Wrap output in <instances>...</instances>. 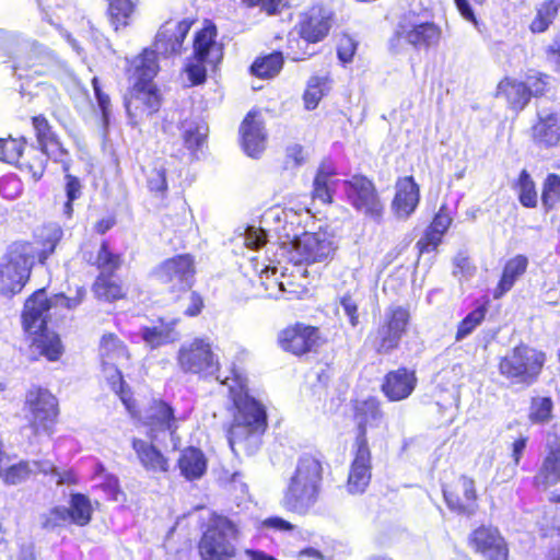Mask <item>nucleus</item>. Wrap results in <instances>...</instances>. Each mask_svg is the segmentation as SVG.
I'll list each match as a JSON object with an SVG mask.
<instances>
[{
  "mask_svg": "<svg viewBox=\"0 0 560 560\" xmlns=\"http://www.w3.org/2000/svg\"><path fill=\"white\" fill-rule=\"evenodd\" d=\"M217 380L233 404V420L228 431L231 450L235 454L255 453L267 428L265 407L248 394L246 376L233 369L231 375Z\"/></svg>",
  "mask_w": 560,
  "mask_h": 560,
  "instance_id": "obj_1",
  "label": "nucleus"
},
{
  "mask_svg": "<svg viewBox=\"0 0 560 560\" xmlns=\"http://www.w3.org/2000/svg\"><path fill=\"white\" fill-rule=\"evenodd\" d=\"M130 415L148 428L145 439L132 440V448L141 466L147 471L166 472L168 459L159 446L172 451L180 446L182 438L178 430L184 418L176 417L174 409L162 400H153L143 411L138 412L135 408V415Z\"/></svg>",
  "mask_w": 560,
  "mask_h": 560,
  "instance_id": "obj_2",
  "label": "nucleus"
},
{
  "mask_svg": "<svg viewBox=\"0 0 560 560\" xmlns=\"http://www.w3.org/2000/svg\"><path fill=\"white\" fill-rule=\"evenodd\" d=\"M85 295L83 288H78L75 296L56 294L47 298L44 289L36 291L26 300L22 315L24 330L34 336L31 348L33 353H38L49 361H57L63 348L58 335L46 328L47 319L52 315L61 316L65 310L78 307Z\"/></svg>",
  "mask_w": 560,
  "mask_h": 560,
  "instance_id": "obj_3",
  "label": "nucleus"
},
{
  "mask_svg": "<svg viewBox=\"0 0 560 560\" xmlns=\"http://www.w3.org/2000/svg\"><path fill=\"white\" fill-rule=\"evenodd\" d=\"M129 71L133 83L125 96V106L131 124L138 125L156 113L161 106L160 94L153 83L159 71L154 52L144 49L132 60Z\"/></svg>",
  "mask_w": 560,
  "mask_h": 560,
  "instance_id": "obj_4",
  "label": "nucleus"
},
{
  "mask_svg": "<svg viewBox=\"0 0 560 560\" xmlns=\"http://www.w3.org/2000/svg\"><path fill=\"white\" fill-rule=\"evenodd\" d=\"M322 480V462L314 455H302L284 490L282 506L293 513H307L318 499Z\"/></svg>",
  "mask_w": 560,
  "mask_h": 560,
  "instance_id": "obj_5",
  "label": "nucleus"
},
{
  "mask_svg": "<svg viewBox=\"0 0 560 560\" xmlns=\"http://www.w3.org/2000/svg\"><path fill=\"white\" fill-rule=\"evenodd\" d=\"M285 236L287 240L278 246V255L281 257L279 262L288 260V264H293L302 278L307 273L303 265L326 262L332 258L337 248L334 236L326 231L305 232L292 240L287 233Z\"/></svg>",
  "mask_w": 560,
  "mask_h": 560,
  "instance_id": "obj_6",
  "label": "nucleus"
},
{
  "mask_svg": "<svg viewBox=\"0 0 560 560\" xmlns=\"http://www.w3.org/2000/svg\"><path fill=\"white\" fill-rule=\"evenodd\" d=\"M43 261L46 255L30 242L11 244L0 259V294L11 298L20 293L30 279L36 257Z\"/></svg>",
  "mask_w": 560,
  "mask_h": 560,
  "instance_id": "obj_7",
  "label": "nucleus"
},
{
  "mask_svg": "<svg viewBox=\"0 0 560 560\" xmlns=\"http://www.w3.org/2000/svg\"><path fill=\"white\" fill-rule=\"evenodd\" d=\"M102 372L113 392L119 396L129 413L135 415V401L126 386L118 365L128 360L124 342L114 334H104L100 342Z\"/></svg>",
  "mask_w": 560,
  "mask_h": 560,
  "instance_id": "obj_8",
  "label": "nucleus"
},
{
  "mask_svg": "<svg viewBox=\"0 0 560 560\" xmlns=\"http://www.w3.org/2000/svg\"><path fill=\"white\" fill-rule=\"evenodd\" d=\"M545 361L546 355L542 351L521 345L501 359L499 370L512 384L528 386L537 380Z\"/></svg>",
  "mask_w": 560,
  "mask_h": 560,
  "instance_id": "obj_9",
  "label": "nucleus"
},
{
  "mask_svg": "<svg viewBox=\"0 0 560 560\" xmlns=\"http://www.w3.org/2000/svg\"><path fill=\"white\" fill-rule=\"evenodd\" d=\"M237 529L232 521L222 515H213L199 542V553L203 560H230L235 556L234 541Z\"/></svg>",
  "mask_w": 560,
  "mask_h": 560,
  "instance_id": "obj_10",
  "label": "nucleus"
},
{
  "mask_svg": "<svg viewBox=\"0 0 560 560\" xmlns=\"http://www.w3.org/2000/svg\"><path fill=\"white\" fill-rule=\"evenodd\" d=\"M217 31L213 25L205 26L195 36L194 57L186 66L188 79L192 84L205 81L207 67H214L223 57V49L215 40Z\"/></svg>",
  "mask_w": 560,
  "mask_h": 560,
  "instance_id": "obj_11",
  "label": "nucleus"
},
{
  "mask_svg": "<svg viewBox=\"0 0 560 560\" xmlns=\"http://www.w3.org/2000/svg\"><path fill=\"white\" fill-rule=\"evenodd\" d=\"M176 360L184 373L209 377L219 372L218 355L212 351L210 340L206 337H196L184 342L178 349Z\"/></svg>",
  "mask_w": 560,
  "mask_h": 560,
  "instance_id": "obj_12",
  "label": "nucleus"
},
{
  "mask_svg": "<svg viewBox=\"0 0 560 560\" xmlns=\"http://www.w3.org/2000/svg\"><path fill=\"white\" fill-rule=\"evenodd\" d=\"M24 411L35 433H50L58 416L57 398L48 389L33 386L26 392Z\"/></svg>",
  "mask_w": 560,
  "mask_h": 560,
  "instance_id": "obj_13",
  "label": "nucleus"
},
{
  "mask_svg": "<svg viewBox=\"0 0 560 560\" xmlns=\"http://www.w3.org/2000/svg\"><path fill=\"white\" fill-rule=\"evenodd\" d=\"M343 186L349 203L357 211L375 222H381L384 203L380 199L374 184L368 177L354 175L345 180Z\"/></svg>",
  "mask_w": 560,
  "mask_h": 560,
  "instance_id": "obj_14",
  "label": "nucleus"
},
{
  "mask_svg": "<svg viewBox=\"0 0 560 560\" xmlns=\"http://www.w3.org/2000/svg\"><path fill=\"white\" fill-rule=\"evenodd\" d=\"M63 66L46 47L32 43L18 56L15 72L19 77L34 78L36 75H56L58 77Z\"/></svg>",
  "mask_w": 560,
  "mask_h": 560,
  "instance_id": "obj_15",
  "label": "nucleus"
},
{
  "mask_svg": "<svg viewBox=\"0 0 560 560\" xmlns=\"http://www.w3.org/2000/svg\"><path fill=\"white\" fill-rule=\"evenodd\" d=\"M195 273V259L189 254L165 259L154 271L156 279L174 292H187L192 287Z\"/></svg>",
  "mask_w": 560,
  "mask_h": 560,
  "instance_id": "obj_16",
  "label": "nucleus"
},
{
  "mask_svg": "<svg viewBox=\"0 0 560 560\" xmlns=\"http://www.w3.org/2000/svg\"><path fill=\"white\" fill-rule=\"evenodd\" d=\"M409 322V313L401 306L390 307L385 313V323L378 328L376 349L387 353L397 348Z\"/></svg>",
  "mask_w": 560,
  "mask_h": 560,
  "instance_id": "obj_17",
  "label": "nucleus"
},
{
  "mask_svg": "<svg viewBox=\"0 0 560 560\" xmlns=\"http://www.w3.org/2000/svg\"><path fill=\"white\" fill-rule=\"evenodd\" d=\"M534 145L540 150H549L560 144V114L551 110H539L537 119L530 128Z\"/></svg>",
  "mask_w": 560,
  "mask_h": 560,
  "instance_id": "obj_18",
  "label": "nucleus"
},
{
  "mask_svg": "<svg viewBox=\"0 0 560 560\" xmlns=\"http://www.w3.org/2000/svg\"><path fill=\"white\" fill-rule=\"evenodd\" d=\"M476 552L487 560H506L509 550L499 530L491 526H481L472 532L469 539Z\"/></svg>",
  "mask_w": 560,
  "mask_h": 560,
  "instance_id": "obj_19",
  "label": "nucleus"
},
{
  "mask_svg": "<svg viewBox=\"0 0 560 560\" xmlns=\"http://www.w3.org/2000/svg\"><path fill=\"white\" fill-rule=\"evenodd\" d=\"M189 28L190 23L187 21H168L160 27L155 36L153 49H147L154 52L156 61L158 55L167 57L178 54Z\"/></svg>",
  "mask_w": 560,
  "mask_h": 560,
  "instance_id": "obj_20",
  "label": "nucleus"
},
{
  "mask_svg": "<svg viewBox=\"0 0 560 560\" xmlns=\"http://www.w3.org/2000/svg\"><path fill=\"white\" fill-rule=\"evenodd\" d=\"M354 419L359 431L355 445L361 444L362 440L368 445V432L382 428L384 423V415L380 401L374 397L358 401Z\"/></svg>",
  "mask_w": 560,
  "mask_h": 560,
  "instance_id": "obj_21",
  "label": "nucleus"
},
{
  "mask_svg": "<svg viewBox=\"0 0 560 560\" xmlns=\"http://www.w3.org/2000/svg\"><path fill=\"white\" fill-rule=\"evenodd\" d=\"M396 34L416 49L436 46L441 38L440 27L431 22L400 24Z\"/></svg>",
  "mask_w": 560,
  "mask_h": 560,
  "instance_id": "obj_22",
  "label": "nucleus"
},
{
  "mask_svg": "<svg viewBox=\"0 0 560 560\" xmlns=\"http://www.w3.org/2000/svg\"><path fill=\"white\" fill-rule=\"evenodd\" d=\"M444 499L447 506L459 513L470 515L477 508V495L472 479L462 476L452 489H444Z\"/></svg>",
  "mask_w": 560,
  "mask_h": 560,
  "instance_id": "obj_23",
  "label": "nucleus"
},
{
  "mask_svg": "<svg viewBox=\"0 0 560 560\" xmlns=\"http://www.w3.org/2000/svg\"><path fill=\"white\" fill-rule=\"evenodd\" d=\"M353 460L350 465L347 489L352 494L363 493L371 481V452L362 440L355 445Z\"/></svg>",
  "mask_w": 560,
  "mask_h": 560,
  "instance_id": "obj_24",
  "label": "nucleus"
},
{
  "mask_svg": "<svg viewBox=\"0 0 560 560\" xmlns=\"http://www.w3.org/2000/svg\"><path fill=\"white\" fill-rule=\"evenodd\" d=\"M242 143L248 156L257 158L266 148L267 135L260 115L250 112L241 126Z\"/></svg>",
  "mask_w": 560,
  "mask_h": 560,
  "instance_id": "obj_25",
  "label": "nucleus"
},
{
  "mask_svg": "<svg viewBox=\"0 0 560 560\" xmlns=\"http://www.w3.org/2000/svg\"><path fill=\"white\" fill-rule=\"evenodd\" d=\"M417 376L413 371L405 368L390 371L386 374L382 384V392L390 401H400L408 398L417 385Z\"/></svg>",
  "mask_w": 560,
  "mask_h": 560,
  "instance_id": "obj_26",
  "label": "nucleus"
},
{
  "mask_svg": "<svg viewBox=\"0 0 560 560\" xmlns=\"http://www.w3.org/2000/svg\"><path fill=\"white\" fill-rule=\"evenodd\" d=\"M179 322V317H161L156 325L141 328V338L151 349L173 343L180 338V334L176 329Z\"/></svg>",
  "mask_w": 560,
  "mask_h": 560,
  "instance_id": "obj_27",
  "label": "nucleus"
},
{
  "mask_svg": "<svg viewBox=\"0 0 560 560\" xmlns=\"http://www.w3.org/2000/svg\"><path fill=\"white\" fill-rule=\"evenodd\" d=\"M317 339V329L311 326L295 325L284 329L279 342L285 351L303 354L312 349Z\"/></svg>",
  "mask_w": 560,
  "mask_h": 560,
  "instance_id": "obj_28",
  "label": "nucleus"
},
{
  "mask_svg": "<svg viewBox=\"0 0 560 560\" xmlns=\"http://www.w3.org/2000/svg\"><path fill=\"white\" fill-rule=\"evenodd\" d=\"M560 481V441H549L546 455L535 476V485L540 489H548Z\"/></svg>",
  "mask_w": 560,
  "mask_h": 560,
  "instance_id": "obj_29",
  "label": "nucleus"
},
{
  "mask_svg": "<svg viewBox=\"0 0 560 560\" xmlns=\"http://www.w3.org/2000/svg\"><path fill=\"white\" fill-rule=\"evenodd\" d=\"M419 186L411 176L398 179L396 195L393 200V211L400 219L408 218L419 203Z\"/></svg>",
  "mask_w": 560,
  "mask_h": 560,
  "instance_id": "obj_30",
  "label": "nucleus"
},
{
  "mask_svg": "<svg viewBox=\"0 0 560 560\" xmlns=\"http://www.w3.org/2000/svg\"><path fill=\"white\" fill-rule=\"evenodd\" d=\"M33 126L43 154L54 159L61 158L66 154L60 143L51 135L49 125L44 117H34ZM60 161L63 163V171L67 172L68 165L62 159H60Z\"/></svg>",
  "mask_w": 560,
  "mask_h": 560,
  "instance_id": "obj_31",
  "label": "nucleus"
},
{
  "mask_svg": "<svg viewBox=\"0 0 560 560\" xmlns=\"http://www.w3.org/2000/svg\"><path fill=\"white\" fill-rule=\"evenodd\" d=\"M178 468L187 480L201 478L207 470L205 454L196 447L185 448L178 458Z\"/></svg>",
  "mask_w": 560,
  "mask_h": 560,
  "instance_id": "obj_32",
  "label": "nucleus"
},
{
  "mask_svg": "<svg viewBox=\"0 0 560 560\" xmlns=\"http://www.w3.org/2000/svg\"><path fill=\"white\" fill-rule=\"evenodd\" d=\"M280 287L285 299H301L307 292L306 273L302 278L293 264H283Z\"/></svg>",
  "mask_w": 560,
  "mask_h": 560,
  "instance_id": "obj_33",
  "label": "nucleus"
},
{
  "mask_svg": "<svg viewBox=\"0 0 560 560\" xmlns=\"http://www.w3.org/2000/svg\"><path fill=\"white\" fill-rule=\"evenodd\" d=\"M497 96H503L515 109H523L529 102V93L525 82L505 78L498 84Z\"/></svg>",
  "mask_w": 560,
  "mask_h": 560,
  "instance_id": "obj_34",
  "label": "nucleus"
},
{
  "mask_svg": "<svg viewBox=\"0 0 560 560\" xmlns=\"http://www.w3.org/2000/svg\"><path fill=\"white\" fill-rule=\"evenodd\" d=\"M106 15L115 31L127 27L136 11L138 0H107Z\"/></svg>",
  "mask_w": 560,
  "mask_h": 560,
  "instance_id": "obj_35",
  "label": "nucleus"
},
{
  "mask_svg": "<svg viewBox=\"0 0 560 560\" xmlns=\"http://www.w3.org/2000/svg\"><path fill=\"white\" fill-rule=\"evenodd\" d=\"M528 259L524 255H516L508 260L504 266L501 280L494 292V298L499 299L510 291L515 281L526 271Z\"/></svg>",
  "mask_w": 560,
  "mask_h": 560,
  "instance_id": "obj_36",
  "label": "nucleus"
},
{
  "mask_svg": "<svg viewBox=\"0 0 560 560\" xmlns=\"http://www.w3.org/2000/svg\"><path fill=\"white\" fill-rule=\"evenodd\" d=\"M281 257L278 255V250L275 254V260L270 261L269 265L265 266L260 270L261 285L265 288L266 295L272 299H279L282 296L281 282V266L288 264V260L279 262Z\"/></svg>",
  "mask_w": 560,
  "mask_h": 560,
  "instance_id": "obj_37",
  "label": "nucleus"
},
{
  "mask_svg": "<svg viewBox=\"0 0 560 560\" xmlns=\"http://www.w3.org/2000/svg\"><path fill=\"white\" fill-rule=\"evenodd\" d=\"M37 0L39 7H43L44 19L59 30V22L69 20L75 14V7L73 0Z\"/></svg>",
  "mask_w": 560,
  "mask_h": 560,
  "instance_id": "obj_38",
  "label": "nucleus"
},
{
  "mask_svg": "<svg viewBox=\"0 0 560 560\" xmlns=\"http://www.w3.org/2000/svg\"><path fill=\"white\" fill-rule=\"evenodd\" d=\"M329 26L328 16L323 15L320 12H312L301 23V36L306 43H316L327 35Z\"/></svg>",
  "mask_w": 560,
  "mask_h": 560,
  "instance_id": "obj_39",
  "label": "nucleus"
},
{
  "mask_svg": "<svg viewBox=\"0 0 560 560\" xmlns=\"http://www.w3.org/2000/svg\"><path fill=\"white\" fill-rule=\"evenodd\" d=\"M180 129L185 147L195 153L206 140L207 127L200 121L185 120Z\"/></svg>",
  "mask_w": 560,
  "mask_h": 560,
  "instance_id": "obj_40",
  "label": "nucleus"
},
{
  "mask_svg": "<svg viewBox=\"0 0 560 560\" xmlns=\"http://www.w3.org/2000/svg\"><path fill=\"white\" fill-rule=\"evenodd\" d=\"M559 9L560 0H548L542 2L536 9V15L529 25L530 31L533 33L545 32L552 23Z\"/></svg>",
  "mask_w": 560,
  "mask_h": 560,
  "instance_id": "obj_41",
  "label": "nucleus"
},
{
  "mask_svg": "<svg viewBox=\"0 0 560 560\" xmlns=\"http://www.w3.org/2000/svg\"><path fill=\"white\" fill-rule=\"evenodd\" d=\"M68 513L71 523L78 526L89 524L92 515V506L89 498L81 493L72 494Z\"/></svg>",
  "mask_w": 560,
  "mask_h": 560,
  "instance_id": "obj_42",
  "label": "nucleus"
},
{
  "mask_svg": "<svg viewBox=\"0 0 560 560\" xmlns=\"http://www.w3.org/2000/svg\"><path fill=\"white\" fill-rule=\"evenodd\" d=\"M334 171L328 165H322L316 174L314 179V190L313 197L314 199H318L322 203H330L331 202V178L334 176Z\"/></svg>",
  "mask_w": 560,
  "mask_h": 560,
  "instance_id": "obj_43",
  "label": "nucleus"
},
{
  "mask_svg": "<svg viewBox=\"0 0 560 560\" xmlns=\"http://www.w3.org/2000/svg\"><path fill=\"white\" fill-rule=\"evenodd\" d=\"M283 66L281 52H272L266 57L257 59L252 66V72L258 78H272L279 73Z\"/></svg>",
  "mask_w": 560,
  "mask_h": 560,
  "instance_id": "obj_44",
  "label": "nucleus"
},
{
  "mask_svg": "<svg viewBox=\"0 0 560 560\" xmlns=\"http://www.w3.org/2000/svg\"><path fill=\"white\" fill-rule=\"evenodd\" d=\"M328 90L329 81L327 77H312L308 80L303 97L305 107L307 109H314Z\"/></svg>",
  "mask_w": 560,
  "mask_h": 560,
  "instance_id": "obj_45",
  "label": "nucleus"
},
{
  "mask_svg": "<svg viewBox=\"0 0 560 560\" xmlns=\"http://www.w3.org/2000/svg\"><path fill=\"white\" fill-rule=\"evenodd\" d=\"M487 314V306L479 305L458 324L455 339L462 341L467 338L472 331L483 322Z\"/></svg>",
  "mask_w": 560,
  "mask_h": 560,
  "instance_id": "obj_46",
  "label": "nucleus"
},
{
  "mask_svg": "<svg viewBox=\"0 0 560 560\" xmlns=\"http://www.w3.org/2000/svg\"><path fill=\"white\" fill-rule=\"evenodd\" d=\"M94 292L98 299L115 301L121 299L125 292L121 285L108 276H100L94 283Z\"/></svg>",
  "mask_w": 560,
  "mask_h": 560,
  "instance_id": "obj_47",
  "label": "nucleus"
},
{
  "mask_svg": "<svg viewBox=\"0 0 560 560\" xmlns=\"http://www.w3.org/2000/svg\"><path fill=\"white\" fill-rule=\"evenodd\" d=\"M34 469L28 462H19L16 464H8L2 470L0 477L7 485H18L26 480Z\"/></svg>",
  "mask_w": 560,
  "mask_h": 560,
  "instance_id": "obj_48",
  "label": "nucleus"
},
{
  "mask_svg": "<svg viewBox=\"0 0 560 560\" xmlns=\"http://www.w3.org/2000/svg\"><path fill=\"white\" fill-rule=\"evenodd\" d=\"M517 186L520 202L527 208L536 207L537 192L535 189V184L526 171H522Z\"/></svg>",
  "mask_w": 560,
  "mask_h": 560,
  "instance_id": "obj_49",
  "label": "nucleus"
},
{
  "mask_svg": "<svg viewBox=\"0 0 560 560\" xmlns=\"http://www.w3.org/2000/svg\"><path fill=\"white\" fill-rule=\"evenodd\" d=\"M165 160H156L152 168L148 173V186L150 190L156 192H164L167 189L166 183V167Z\"/></svg>",
  "mask_w": 560,
  "mask_h": 560,
  "instance_id": "obj_50",
  "label": "nucleus"
},
{
  "mask_svg": "<svg viewBox=\"0 0 560 560\" xmlns=\"http://www.w3.org/2000/svg\"><path fill=\"white\" fill-rule=\"evenodd\" d=\"M98 269H101V276L105 273H112L119 268L121 260L120 257L112 253L105 242L102 243L97 253L96 261Z\"/></svg>",
  "mask_w": 560,
  "mask_h": 560,
  "instance_id": "obj_51",
  "label": "nucleus"
},
{
  "mask_svg": "<svg viewBox=\"0 0 560 560\" xmlns=\"http://www.w3.org/2000/svg\"><path fill=\"white\" fill-rule=\"evenodd\" d=\"M525 84L530 96H540L548 91L551 78L548 74L530 70L526 74Z\"/></svg>",
  "mask_w": 560,
  "mask_h": 560,
  "instance_id": "obj_52",
  "label": "nucleus"
},
{
  "mask_svg": "<svg viewBox=\"0 0 560 560\" xmlns=\"http://www.w3.org/2000/svg\"><path fill=\"white\" fill-rule=\"evenodd\" d=\"M97 481L96 487L101 488L109 500L119 501L122 492L119 489L118 479L110 474H105L103 467H98V472L95 477Z\"/></svg>",
  "mask_w": 560,
  "mask_h": 560,
  "instance_id": "obj_53",
  "label": "nucleus"
},
{
  "mask_svg": "<svg viewBox=\"0 0 560 560\" xmlns=\"http://www.w3.org/2000/svg\"><path fill=\"white\" fill-rule=\"evenodd\" d=\"M542 202L545 207L552 208L560 201V176L550 174L544 183Z\"/></svg>",
  "mask_w": 560,
  "mask_h": 560,
  "instance_id": "obj_54",
  "label": "nucleus"
},
{
  "mask_svg": "<svg viewBox=\"0 0 560 560\" xmlns=\"http://www.w3.org/2000/svg\"><path fill=\"white\" fill-rule=\"evenodd\" d=\"M552 400L548 397L534 398L529 417L534 422L544 423L551 418Z\"/></svg>",
  "mask_w": 560,
  "mask_h": 560,
  "instance_id": "obj_55",
  "label": "nucleus"
},
{
  "mask_svg": "<svg viewBox=\"0 0 560 560\" xmlns=\"http://www.w3.org/2000/svg\"><path fill=\"white\" fill-rule=\"evenodd\" d=\"M23 143L16 139H0V160L7 163H15L20 160Z\"/></svg>",
  "mask_w": 560,
  "mask_h": 560,
  "instance_id": "obj_56",
  "label": "nucleus"
},
{
  "mask_svg": "<svg viewBox=\"0 0 560 560\" xmlns=\"http://www.w3.org/2000/svg\"><path fill=\"white\" fill-rule=\"evenodd\" d=\"M65 178V190L67 195V201L63 206V212L67 217H71L73 212L72 202L80 198L82 194V185L77 177L70 174H66Z\"/></svg>",
  "mask_w": 560,
  "mask_h": 560,
  "instance_id": "obj_57",
  "label": "nucleus"
},
{
  "mask_svg": "<svg viewBox=\"0 0 560 560\" xmlns=\"http://www.w3.org/2000/svg\"><path fill=\"white\" fill-rule=\"evenodd\" d=\"M69 520L68 509L65 506H56L42 515V526L45 529H55L63 526Z\"/></svg>",
  "mask_w": 560,
  "mask_h": 560,
  "instance_id": "obj_58",
  "label": "nucleus"
},
{
  "mask_svg": "<svg viewBox=\"0 0 560 560\" xmlns=\"http://www.w3.org/2000/svg\"><path fill=\"white\" fill-rule=\"evenodd\" d=\"M287 213L284 209L276 207L271 208L268 211L265 212L262 215V223L266 225H271L275 223L273 231L279 235V237H282V233H285V225L282 224L285 222Z\"/></svg>",
  "mask_w": 560,
  "mask_h": 560,
  "instance_id": "obj_59",
  "label": "nucleus"
},
{
  "mask_svg": "<svg viewBox=\"0 0 560 560\" xmlns=\"http://www.w3.org/2000/svg\"><path fill=\"white\" fill-rule=\"evenodd\" d=\"M185 295L182 298V305L183 313L187 316H197L202 307H203V301L199 294L196 292H183Z\"/></svg>",
  "mask_w": 560,
  "mask_h": 560,
  "instance_id": "obj_60",
  "label": "nucleus"
},
{
  "mask_svg": "<svg viewBox=\"0 0 560 560\" xmlns=\"http://www.w3.org/2000/svg\"><path fill=\"white\" fill-rule=\"evenodd\" d=\"M267 243L266 230L262 228L248 226L244 234L246 247L257 249Z\"/></svg>",
  "mask_w": 560,
  "mask_h": 560,
  "instance_id": "obj_61",
  "label": "nucleus"
},
{
  "mask_svg": "<svg viewBox=\"0 0 560 560\" xmlns=\"http://www.w3.org/2000/svg\"><path fill=\"white\" fill-rule=\"evenodd\" d=\"M94 94L98 104V108L102 113L103 122L106 126L108 124L109 114H110V100L107 94H105L98 84L97 78H93L92 80Z\"/></svg>",
  "mask_w": 560,
  "mask_h": 560,
  "instance_id": "obj_62",
  "label": "nucleus"
},
{
  "mask_svg": "<svg viewBox=\"0 0 560 560\" xmlns=\"http://www.w3.org/2000/svg\"><path fill=\"white\" fill-rule=\"evenodd\" d=\"M340 306L342 307L345 315L348 316L351 326L355 327L359 324L357 299L351 294H345L340 298Z\"/></svg>",
  "mask_w": 560,
  "mask_h": 560,
  "instance_id": "obj_63",
  "label": "nucleus"
},
{
  "mask_svg": "<svg viewBox=\"0 0 560 560\" xmlns=\"http://www.w3.org/2000/svg\"><path fill=\"white\" fill-rule=\"evenodd\" d=\"M259 528L285 533V532L293 530L295 528V526L292 523H290L281 517L272 516V517H267V518L262 520L260 522Z\"/></svg>",
  "mask_w": 560,
  "mask_h": 560,
  "instance_id": "obj_64",
  "label": "nucleus"
}]
</instances>
